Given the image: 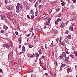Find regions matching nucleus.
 Masks as SVG:
<instances>
[{
	"label": "nucleus",
	"instance_id": "f257e3e1",
	"mask_svg": "<svg viewBox=\"0 0 77 77\" xmlns=\"http://www.w3.org/2000/svg\"><path fill=\"white\" fill-rule=\"evenodd\" d=\"M16 8L17 11H20L23 9V5L21 4H20V3H19L16 6Z\"/></svg>",
	"mask_w": 77,
	"mask_h": 77
},
{
	"label": "nucleus",
	"instance_id": "f03ea898",
	"mask_svg": "<svg viewBox=\"0 0 77 77\" xmlns=\"http://www.w3.org/2000/svg\"><path fill=\"white\" fill-rule=\"evenodd\" d=\"M6 8L9 11H12V10H13V9H14V7H13V6L10 5H7L6 6Z\"/></svg>",
	"mask_w": 77,
	"mask_h": 77
},
{
	"label": "nucleus",
	"instance_id": "7ed1b4c3",
	"mask_svg": "<svg viewBox=\"0 0 77 77\" xmlns=\"http://www.w3.org/2000/svg\"><path fill=\"white\" fill-rule=\"evenodd\" d=\"M14 56V51H12V52H11L8 55V58L9 59H11Z\"/></svg>",
	"mask_w": 77,
	"mask_h": 77
},
{
	"label": "nucleus",
	"instance_id": "20e7f679",
	"mask_svg": "<svg viewBox=\"0 0 77 77\" xmlns=\"http://www.w3.org/2000/svg\"><path fill=\"white\" fill-rule=\"evenodd\" d=\"M23 5L25 7L26 9V10H29V6L28 5V4L27 2H23Z\"/></svg>",
	"mask_w": 77,
	"mask_h": 77
},
{
	"label": "nucleus",
	"instance_id": "39448f33",
	"mask_svg": "<svg viewBox=\"0 0 77 77\" xmlns=\"http://www.w3.org/2000/svg\"><path fill=\"white\" fill-rule=\"evenodd\" d=\"M66 53L65 52H63L62 54L61 57L63 58V57H66Z\"/></svg>",
	"mask_w": 77,
	"mask_h": 77
},
{
	"label": "nucleus",
	"instance_id": "423d86ee",
	"mask_svg": "<svg viewBox=\"0 0 77 77\" xmlns=\"http://www.w3.org/2000/svg\"><path fill=\"white\" fill-rule=\"evenodd\" d=\"M65 24L64 23H61L60 27L61 28H63L65 27Z\"/></svg>",
	"mask_w": 77,
	"mask_h": 77
},
{
	"label": "nucleus",
	"instance_id": "0eeeda50",
	"mask_svg": "<svg viewBox=\"0 0 77 77\" xmlns=\"http://www.w3.org/2000/svg\"><path fill=\"white\" fill-rule=\"evenodd\" d=\"M74 5L72 4L70 6V9L72 10V9H74Z\"/></svg>",
	"mask_w": 77,
	"mask_h": 77
},
{
	"label": "nucleus",
	"instance_id": "6e6552de",
	"mask_svg": "<svg viewBox=\"0 0 77 77\" xmlns=\"http://www.w3.org/2000/svg\"><path fill=\"white\" fill-rule=\"evenodd\" d=\"M3 29H5V30H8V26H7L5 25H3Z\"/></svg>",
	"mask_w": 77,
	"mask_h": 77
},
{
	"label": "nucleus",
	"instance_id": "1a4fd4ad",
	"mask_svg": "<svg viewBox=\"0 0 77 77\" xmlns=\"http://www.w3.org/2000/svg\"><path fill=\"white\" fill-rule=\"evenodd\" d=\"M40 20H41V19L40 18V17H38L36 18L35 20V21H39Z\"/></svg>",
	"mask_w": 77,
	"mask_h": 77
},
{
	"label": "nucleus",
	"instance_id": "9d476101",
	"mask_svg": "<svg viewBox=\"0 0 77 77\" xmlns=\"http://www.w3.org/2000/svg\"><path fill=\"white\" fill-rule=\"evenodd\" d=\"M5 47L6 48H8V49H9V48H11V46L10 45H5Z\"/></svg>",
	"mask_w": 77,
	"mask_h": 77
},
{
	"label": "nucleus",
	"instance_id": "9b49d317",
	"mask_svg": "<svg viewBox=\"0 0 77 77\" xmlns=\"http://www.w3.org/2000/svg\"><path fill=\"white\" fill-rule=\"evenodd\" d=\"M18 63L19 65H21V60L20 59L18 60Z\"/></svg>",
	"mask_w": 77,
	"mask_h": 77
},
{
	"label": "nucleus",
	"instance_id": "f8f14e48",
	"mask_svg": "<svg viewBox=\"0 0 77 77\" xmlns=\"http://www.w3.org/2000/svg\"><path fill=\"white\" fill-rule=\"evenodd\" d=\"M67 39H71V35H68L67 37Z\"/></svg>",
	"mask_w": 77,
	"mask_h": 77
},
{
	"label": "nucleus",
	"instance_id": "ddd939ff",
	"mask_svg": "<svg viewBox=\"0 0 77 77\" xmlns=\"http://www.w3.org/2000/svg\"><path fill=\"white\" fill-rule=\"evenodd\" d=\"M28 45L29 48H32V47H33V46L29 44V43H28Z\"/></svg>",
	"mask_w": 77,
	"mask_h": 77
},
{
	"label": "nucleus",
	"instance_id": "4468645a",
	"mask_svg": "<svg viewBox=\"0 0 77 77\" xmlns=\"http://www.w3.org/2000/svg\"><path fill=\"white\" fill-rule=\"evenodd\" d=\"M22 37H20L19 38V42H20L19 44H21V39H22Z\"/></svg>",
	"mask_w": 77,
	"mask_h": 77
},
{
	"label": "nucleus",
	"instance_id": "2eb2a0df",
	"mask_svg": "<svg viewBox=\"0 0 77 77\" xmlns=\"http://www.w3.org/2000/svg\"><path fill=\"white\" fill-rule=\"evenodd\" d=\"M52 32H54V33L56 34V33H57V31L56 30H54L52 31Z\"/></svg>",
	"mask_w": 77,
	"mask_h": 77
},
{
	"label": "nucleus",
	"instance_id": "dca6fc26",
	"mask_svg": "<svg viewBox=\"0 0 77 77\" xmlns=\"http://www.w3.org/2000/svg\"><path fill=\"white\" fill-rule=\"evenodd\" d=\"M69 56L70 57H71L72 58V59H74V55H73V54H70L69 55Z\"/></svg>",
	"mask_w": 77,
	"mask_h": 77
},
{
	"label": "nucleus",
	"instance_id": "f3484780",
	"mask_svg": "<svg viewBox=\"0 0 77 77\" xmlns=\"http://www.w3.org/2000/svg\"><path fill=\"white\" fill-rule=\"evenodd\" d=\"M38 2H37L36 3L35 5H34L35 7V8H36L37 6H38Z\"/></svg>",
	"mask_w": 77,
	"mask_h": 77
},
{
	"label": "nucleus",
	"instance_id": "a211bd4d",
	"mask_svg": "<svg viewBox=\"0 0 77 77\" xmlns=\"http://www.w3.org/2000/svg\"><path fill=\"white\" fill-rule=\"evenodd\" d=\"M61 45H63V46H65L66 45L64 41H62V42L61 43Z\"/></svg>",
	"mask_w": 77,
	"mask_h": 77
},
{
	"label": "nucleus",
	"instance_id": "6ab92c4d",
	"mask_svg": "<svg viewBox=\"0 0 77 77\" xmlns=\"http://www.w3.org/2000/svg\"><path fill=\"white\" fill-rule=\"evenodd\" d=\"M65 42L67 44L69 43V40H68V39H66L65 40Z\"/></svg>",
	"mask_w": 77,
	"mask_h": 77
},
{
	"label": "nucleus",
	"instance_id": "aec40b11",
	"mask_svg": "<svg viewBox=\"0 0 77 77\" xmlns=\"http://www.w3.org/2000/svg\"><path fill=\"white\" fill-rule=\"evenodd\" d=\"M73 27H72L71 26H70V27L69 28V29L70 30H71V31H72V30H73Z\"/></svg>",
	"mask_w": 77,
	"mask_h": 77
},
{
	"label": "nucleus",
	"instance_id": "412c9836",
	"mask_svg": "<svg viewBox=\"0 0 77 77\" xmlns=\"http://www.w3.org/2000/svg\"><path fill=\"white\" fill-rule=\"evenodd\" d=\"M22 49L23 51H26V49L25 48V47L23 46H22Z\"/></svg>",
	"mask_w": 77,
	"mask_h": 77
},
{
	"label": "nucleus",
	"instance_id": "4be33fe9",
	"mask_svg": "<svg viewBox=\"0 0 77 77\" xmlns=\"http://www.w3.org/2000/svg\"><path fill=\"white\" fill-rule=\"evenodd\" d=\"M12 22L14 24H16V23L15 22V20H12Z\"/></svg>",
	"mask_w": 77,
	"mask_h": 77
},
{
	"label": "nucleus",
	"instance_id": "5701e85b",
	"mask_svg": "<svg viewBox=\"0 0 77 77\" xmlns=\"http://www.w3.org/2000/svg\"><path fill=\"white\" fill-rule=\"evenodd\" d=\"M38 53L40 55H41V54H42V52H41V49H40L38 51Z\"/></svg>",
	"mask_w": 77,
	"mask_h": 77
},
{
	"label": "nucleus",
	"instance_id": "b1692460",
	"mask_svg": "<svg viewBox=\"0 0 77 77\" xmlns=\"http://www.w3.org/2000/svg\"><path fill=\"white\" fill-rule=\"evenodd\" d=\"M68 57H66L65 61H68Z\"/></svg>",
	"mask_w": 77,
	"mask_h": 77
},
{
	"label": "nucleus",
	"instance_id": "393cba45",
	"mask_svg": "<svg viewBox=\"0 0 77 77\" xmlns=\"http://www.w3.org/2000/svg\"><path fill=\"white\" fill-rule=\"evenodd\" d=\"M56 2V1H53L52 3V4L53 5V6H55V3H54V2Z\"/></svg>",
	"mask_w": 77,
	"mask_h": 77
},
{
	"label": "nucleus",
	"instance_id": "a878e982",
	"mask_svg": "<svg viewBox=\"0 0 77 77\" xmlns=\"http://www.w3.org/2000/svg\"><path fill=\"white\" fill-rule=\"evenodd\" d=\"M57 11H58V12L60 10V7H57Z\"/></svg>",
	"mask_w": 77,
	"mask_h": 77
},
{
	"label": "nucleus",
	"instance_id": "bb28decb",
	"mask_svg": "<svg viewBox=\"0 0 77 77\" xmlns=\"http://www.w3.org/2000/svg\"><path fill=\"white\" fill-rule=\"evenodd\" d=\"M43 70H46V65H45L43 67Z\"/></svg>",
	"mask_w": 77,
	"mask_h": 77
},
{
	"label": "nucleus",
	"instance_id": "cd10ccee",
	"mask_svg": "<svg viewBox=\"0 0 77 77\" xmlns=\"http://www.w3.org/2000/svg\"><path fill=\"white\" fill-rule=\"evenodd\" d=\"M65 66V64H63L61 66V67L62 68H64Z\"/></svg>",
	"mask_w": 77,
	"mask_h": 77
},
{
	"label": "nucleus",
	"instance_id": "c85d7f7f",
	"mask_svg": "<svg viewBox=\"0 0 77 77\" xmlns=\"http://www.w3.org/2000/svg\"><path fill=\"white\" fill-rule=\"evenodd\" d=\"M74 53V54L75 55V56L77 57V52L75 51Z\"/></svg>",
	"mask_w": 77,
	"mask_h": 77
},
{
	"label": "nucleus",
	"instance_id": "c756f323",
	"mask_svg": "<svg viewBox=\"0 0 77 77\" xmlns=\"http://www.w3.org/2000/svg\"><path fill=\"white\" fill-rule=\"evenodd\" d=\"M53 45H53V41H52V43L51 44V47H53Z\"/></svg>",
	"mask_w": 77,
	"mask_h": 77
},
{
	"label": "nucleus",
	"instance_id": "7c9ffc66",
	"mask_svg": "<svg viewBox=\"0 0 77 77\" xmlns=\"http://www.w3.org/2000/svg\"><path fill=\"white\" fill-rule=\"evenodd\" d=\"M43 18H44L45 20H46V19L48 18V17H47V16H45Z\"/></svg>",
	"mask_w": 77,
	"mask_h": 77
},
{
	"label": "nucleus",
	"instance_id": "2f4dec72",
	"mask_svg": "<svg viewBox=\"0 0 77 77\" xmlns=\"http://www.w3.org/2000/svg\"><path fill=\"white\" fill-rule=\"evenodd\" d=\"M67 72L69 71V72H71V69L69 68V69H67Z\"/></svg>",
	"mask_w": 77,
	"mask_h": 77
},
{
	"label": "nucleus",
	"instance_id": "473e14b6",
	"mask_svg": "<svg viewBox=\"0 0 77 77\" xmlns=\"http://www.w3.org/2000/svg\"><path fill=\"white\" fill-rule=\"evenodd\" d=\"M35 56L36 57H39V54L38 53H36L35 54Z\"/></svg>",
	"mask_w": 77,
	"mask_h": 77
},
{
	"label": "nucleus",
	"instance_id": "72a5a7b5",
	"mask_svg": "<svg viewBox=\"0 0 77 77\" xmlns=\"http://www.w3.org/2000/svg\"><path fill=\"white\" fill-rule=\"evenodd\" d=\"M31 12H30V14H34V13H33V10H30Z\"/></svg>",
	"mask_w": 77,
	"mask_h": 77
},
{
	"label": "nucleus",
	"instance_id": "f704fd0d",
	"mask_svg": "<svg viewBox=\"0 0 77 77\" xmlns=\"http://www.w3.org/2000/svg\"><path fill=\"white\" fill-rule=\"evenodd\" d=\"M58 21L57 20H56L55 21V24L57 25L58 24Z\"/></svg>",
	"mask_w": 77,
	"mask_h": 77
},
{
	"label": "nucleus",
	"instance_id": "c9c22d12",
	"mask_svg": "<svg viewBox=\"0 0 77 77\" xmlns=\"http://www.w3.org/2000/svg\"><path fill=\"white\" fill-rule=\"evenodd\" d=\"M35 30L36 32H38L39 30V29L38 28H36L35 29Z\"/></svg>",
	"mask_w": 77,
	"mask_h": 77
},
{
	"label": "nucleus",
	"instance_id": "e433bc0d",
	"mask_svg": "<svg viewBox=\"0 0 77 77\" xmlns=\"http://www.w3.org/2000/svg\"><path fill=\"white\" fill-rule=\"evenodd\" d=\"M50 23V22H48L46 23L45 25L46 26H48V25H49V24Z\"/></svg>",
	"mask_w": 77,
	"mask_h": 77
},
{
	"label": "nucleus",
	"instance_id": "4c0bfd02",
	"mask_svg": "<svg viewBox=\"0 0 77 77\" xmlns=\"http://www.w3.org/2000/svg\"><path fill=\"white\" fill-rule=\"evenodd\" d=\"M75 16H74L73 17H72L71 18L72 20H75Z\"/></svg>",
	"mask_w": 77,
	"mask_h": 77
},
{
	"label": "nucleus",
	"instance_id": "58836bf2",
	"mask_svg": "<svg viewBox=\"0 0 77 77\" xmlns=\"http://www.w3.org/2000/svg\"><path fill=\"white\" fill-rule=\"evenodd\" d=\"M23 26H25V27H27V24L26 23H24L23 24Z\"/></svg>",
	"mask_w": 77,
	"mask_h": 77
},
{
	"label": "nucleus",
	"instance_id": "ea45409f",
	"mask_svg": "<svg viewBox=\"0 0 77 77\" xmlns=\"http://www.w3.org/2000/svg\"><path fill=\"white\" fill-rule=\"evenodd\" d=\"M4 15H2L1 17V20H3V19H4Z\"/></svg>",
	"mask_w": 77,
	"mask_h": 77
},
{
	"label": "nucleus",
	"instance_id": "a19ab883",
	"mask_svg": "<svg viewBox=\"0 0 77 77\" xmlns=\"http://www.w3.org/2000/svg\"><path fill=\"white\" fill-rule=\"evenodd\" d=\"M57 16L58 17H60L61 16V14L59 13L58 14Z\"/></svg>",
	"mask_w": 77,
	"mask_h": 77
},
{
	"label": "nucleus",
	"instance_id": "79ce46f5",
	"mask_svg": "<svg viewBox=\"0 0 77 77\" xmlns=\"http://www.w3.org/2000/svg\"><path fill=\"white\" fill-rule=\"evenodd\" d=\"M68 33H69V31H68V30H67L65 32V34H68Z\"/></svg>",
	"mask_w": 77,
	"mask_h": 77
},
{
	"label": "nucleus",
	"instance_id": "37998d69",
	"mask_svg": "<svg viewBox=\"0 0 77 77\" xmlns=\"http://www.w3.org/2000/svg\"><path fill=\"white\" fill-rule=\"evenodd\" d=\"M35 16H37V14H38V11H37V10H36V11L35 12Z\"/></svg>",
	"mask_w": 77,
	"mask_h": 77
},
{
	"label": "nucleus",
	"instance_id": "c03bdc74",
	"mask_svg": "<svg viewBox=\"0 0 77 77\" xmlns=\"http://www.w3.org/2000/svg\"><path fill=\"white\" fill-rule=\"evenodd\" d=\"M7 18L8 20H11V18L8 16H7Z\"/></svg>",
	"mask_w": 77,
	"mask_h": 77
},
{
	"label": "nucleus",
	"instance_id": "a18cd8bd",
	"mask_svg": "<svg viewBox=\"0 0 77 77\" xmlns=\"http://www.w3.org/2000/svg\"><path fill=\"white\" fill-rule=\"evenodd\" d=\"M52 56H54V51H52Z\"/></svg>",
	"mask_w": 77,
	"mask_h": 77
},
{
	"label": "nucleus",
	"instance_id": "49530a36",
	"mask_svg": "<svg viewBox=\"0 0 77 77\" xmlns=\"http://www.w3.org/2000/svg\"><path fill=\"white\" fill-rule=\"evenodd\" d=\"M35 77V74H32L31 75V77Z\"/></svg>",
	"mask_w": 77,
	"mask_h": 77
},
{
	"label": "nucleus",
	"instance_id": "de8ad7c7",
	"mask_svg": "<svg viewBox=\"0 0 77 77\" xmlns=\"http://www.w3.org/2000/svg\"><path fill=\"white\" fill-rule=\"evenodd\" d=\"M60 21H61L60 19V18L57 19V21H58V22H59Z\"/></svg>",
	"mask_w": 77,
	"mask_h": 77
},
{
	"label": "nucleus",
	"instance_id": "09e8293b",
	"mask_svg": "<svg viewBox=\"0 0 77 77\" xmlns=\"http://www.w3.org/2000/svg\"><path fill=\"white\" fill-rule=\"evenodd\" d=\"M1 32L2 33H4L5 32H4V31L2 30L1 31Z\"/></svg>",
	"mask_w": 77,
	"mask_h": 77
},
{
	"label": "nucleus",
	"instance_id": "8fccbe9b",
	"mask_svg": "<svg viewBox=\"0 0 77 77\" xmlns=\"http://www.w3.org/2000/svg\"><path fill=\"white\" fill-rule=\"evenodd\" d=\"M56 41H57V43H58V41H59V38H57V39L56 40Z\"/></svg>",
	"mask_w": 77,
	"mask_h": 77
},
{
	"label": "nucleus",
	"instance_id": "3c124183",
	"mask_svg": "<svg viewBox=\"0 0 77 77\" xmlns=\"http://www.w3.org/2000/svg\"><path fill=\"white\" fill-rule=\"evenodd\" d=\"M51 20V18H49L48 19V22L50 23V20Z\"/></svg>",
	"mask_w": 77,
	"mask_h": 77
},
{
	"label": "nucleus",
	"instance_id": "603ef678",
	"mask_svg": "<svg viewBox=\"0 0 77 77\" xmlns=\"http://www.w3.org/2000/svg\"><path fill=\"white\" fill-rule=\"evenodd\" d=\"M5 3L6 4H8V1L7 0H5Z\"/></svg>",
	"mask_w": 77,
	"mask_h": 77
},
{
	"label": "nucleus",
	"instance_id": "864d4df0",
	"mask_svg": "<svg viewBox=\"0 0 77 77\" xmlns=\"http://www.w3.org/2000/svg\"><path fill=\"white\" fill-rule=\"evenodd\" d=\"M52 11V10H50L49 11V14H51V12Z\"/></svg>",
	"mask_w": 77,
	"mask_h": 77
},
{
	"label": "nucleus",
	"instance_id": "5fc2aeb1",
	"mask_svg": "<svg viewBox=\"0 0 77 77\" xmlns=\"http://www.w3.org/2000/svg\"><path fill=\"white\" fill-rule=\"evenodd\" d=\"M30 35V34H29L28 35H26V36L27 37H29V36Z\"/></svg>",
	"mask_w": 77,
	"mask_h": 77
},
{
	"label": "nucleus",
	"instance_id": "6e6d98bb",
	"mask_svg": "<svg viewBox=\"0 0 77 77\" xmlns=\"http://www.w3.org/2000/svg\"><path fill=\"white\" fill-rule=\"evenodd\" d=\"M15 34L16 35H18V33L17 32H15Z\"/></svg>",
	"mask_w": 77,
	"mask_h": 77
},
{
	"label": "nucleus",
	"instance_id": "4d7b16f0",
	"mask_svg": "<svg viewBox=\"0 0 77 77\" xmlns=\"http://www.w3.org/2000/svg\"><path fill=\"white\" fill-rule=\"evenodd\" d=\"M0 72H3V70H2V69H0Z\"/></svg>",
	"mask_w": 77,
	"mask_h": 77
},
{
	"label": "nucleus",
	"instance_id": "13d9d810",
	"mask_svg": "<svg viewBox=\"0 0 77 77\" xmlns=\"http://www.w3.org/2000/svg\"><path fill=\"white\" fill-rule=\"evenodd\" d=\"M71 5V3L69 2L68 3V4H67V6H69V5Z\"/></svg>",
	"mask_w": 77,
	"mask_h": 77
},
{
	"label": "nucleus",
	"instance_id": "bf43d9fd",
	"mask_svg": "<svg viewBox=\"0 0 77 77\" xmlns=\"http://www.w3.org/2000/svg\"><path fill=\"white\" fill-rule=\"evenodd\" d=\"M72 1H73V3H75L76 2V0H72Z\"/></svg>",
	"mask_w": 77,
	"mask_h": 77
},
{
	"label": "nucleus",
	"instance_id": "052dcab7",
	"mask_svg": "<svg viewBox=\"0 0 77 77\" xmlns=\"http://www.w3.org/2000/svg\"><path fill=\"white\" fill-rule=\"evenodd\" d=\"M27 17L28 18H29V19H30V17H29V15H27Z\"/></svg>",
	"mask_w": 77,
	"mask_h": 77
},
{
	"label": "nucleus",
	"instance_id": "680f3d73",
	"mask_svg": "<svg viewBox=\"0 0 77 77\" xmlns=\"http://www.w3.org/2000/svg\"><path fill=\"white\" fill-rule=\"evenodd\" d=\"M65 62L66 63H68V62H69V61L68 60L65 61Z\"/></svg>",
	"mask_w": 77,
	"mask_h": 77
},
{
	"label": "nucleus",
	"instance_id": "e2e57ef3",
	"mask_svg": "<svg viewBox=\"0 0 77 77\" xmlns=\"http://www.w3.org/2000/svg\"><path fill=\"white\" fill-rule=\"evenodd\" d=\"M34 15L32 16L31 17V18L33 19V18H34Z\"/></svg>",
	"mask_w": 77,
	"mask_h": 77
},
{
	"label": "nucleus",
	"instance_id": "0e129e2a",
	"mask_svg": "<svg viewBox=\"0 0 77 77\" xmlns=\"http://www.w3.org/2000/svg\"><path fill=\"white\" fill-rule=\"evenodd\" d=\"M70 27H74V25H73V24H72V25H71Z\"/></svg>",
	"mask_w": 77,
	"mask_h": 77
},
{
	"label": "nucleus",
	"instance_id": "69168bd1",
	"mask_svg": "<svg viewBox=\"0 0 77 77\" xmlns=\"http://www.w3.org/2000/svg\"><path fill=\"white\" fill-rule=\"evenodd\" d=\"M72 15H73V16L75 15V13H72Z\"/></svg>",
	"mask_w": 77,
	"mask_h": 77
},
{
	"label": "nucleus",
	"instance_id": "338daca9",
	"mask_svg": "<svg viewBox=\"0 0 77 77\" xmlns=\"http://www.w3.org/2000/svg\"><path fill=\"white\" fill-rule=\"evenodd\" d=\"M63 3H61V4L62 5V6H63L64 5V4H63Z\"/></svg>",
	"mask_w": 77,
	"mask_h": 77
},
{
	"label": "nucleus",
	"instance_id": "774afa93",
	"mask_svg": "<svg viewBox=\"0 0 77 77\" xmlns=\"http://www.w3.org/2000/svg\"><path fill=\"white\" fill-rule=\"evenodd\" d=\"M29 2H33V1H32V0H29Z\"/></svg>",
	"mask_w": 77,
	"mask_h": 77
}]
</instances>
